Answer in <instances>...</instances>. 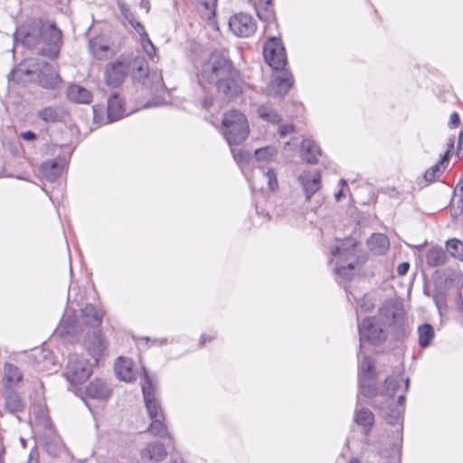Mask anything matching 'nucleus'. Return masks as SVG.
Here are the masks:
<instances>
[{
	"label": "nucleus",
	"instance_id": "f257e3e1",
	"mask_svg": "<svg viewBox=\"0 0 463 463\" xmlns=\"http://www.w3.org/2000/svg\"><path fill=\"white\" fill-rule=\"evenodd\" d=\"M201 83L213 85L218 92L227 98L238 96L241 92L240 73L232 61L221 52H212L204 60L199 69L198 74Z\"/></svg>",
	"mask_w": 463,
	"mask_h": 463
},
{
	"label": "nucleus",
	"instance_id": "f03ea898",
	"mask_svg": "<svg viewBox=\"0 0 463 463\" xmlns=\"http://www.w3.org/2000/svg\"><path fill=\"white\" fill-rule=\"evenodd\" d=\"M14 39L27 48H35L43 56L55 59L60 52L61 32L54 24L32 20L17 28Z\"/></svg>",
	"mask_w": 463,
	"mask_h": 463
},
{
	"label": "nucleus",
	"instance_id": "7ed1b4c3",
	"mask_svg": "<svg viewBox=\"0 0 463 463\" xmlns=\"http://www.w3.org/2000/svg\"><path fill=\"white\" fill-rule=\"evenodd\" d=\"M402 321V310L392 307H384L380 310L378 316L364 318L358 326L360 352L362 351V344L365 340L373 345H378L386 339L387 324L401 326Z\"/></svg>",
	"mask_w": 463,
	"mask_h": 463
},
{
	"label": "nucleus",
	"instance_id": "20e7f679",
	"mask_svg": "<svg viewBox=\"0 0 463 463\" xmlns=\"http://www.w3.org/2000/svg\"><path fill=\"white\" fill-rule=\"evenodd\" d=\"M17 71L28 76L35 75L39 85L45 89L55 90L61 84L60 75L46 61L33 58L27 59L20 64Z\"/></svg>",
	"mask_w": 463,
	"mask_h": 463
},
{
	"label": "nucleus",
	"instance_id": "39448f33",
	"mask_svg": "<svg viewBox=\"0 0 463 463\" xmlns=\"http://www.w3.org/2000/svg\"><path fill=\"white\" fill-rule=\"evenodd\" d=\"M331 254L337 258L335 262V272L345 278L351 275L357 260L356 241L353 238H346L331 248Z\"/></svg>",
	"mask_w": 463,
	"mask_h": 463
},
{
	"label": "nucleus",
	"instance_id": "423d86ee",
	"mask_svg": "<svg viewBox=\"0 0 463 463\" xmlns=\"http://www.w3.org/2000/svg\"><path fill=\"white\" fill-rule=\"evenodd\" d=\"M223 135L230 146L245 140L249 133L246 117L237 109L226 112L222 118Z\"/></svg>",
	"mask_w": 463,
	"mask_h": 463
},
{
	"label": "nucleus",
	"instance_id": "0eeeda50",
	"mask_svg": "<svg viewBox=\"0 0 463 463\" xmlns=\"http://www.w3.org/2000/svg\"><path fill=\"white\" fill-rule=\"evenodd\" d=\"M93 364H95L81 355L71 354L63 375L71 384H80L90 376Z\"/></svg>",
	"mask_w": 463,
	"mask_h": 463
},
{
	"label": "nucleus",
	"instance_id": "6e6552de",
	"mask_svg": "<svg viewBox=\"0 0 463 463\" xmlns=\"http://www.w3.org/2000/svg\"><path fill=\"white\" fill-rule=\"evenodd\" d=\"M131 58L121 55L109 62L104 71L105 83L110 88L120 86L130 72Z\"/></svg>",
	"mask_w": 463,
	"mask_h": 463
},
{
	"label": "nucleus",
	"instance_id": "1a4fd4ad",
	"mask_svg": "<svg viewBox=\"0 0 463 463\" xmlns=\"http://www.w3.org/2000/svg\"><path fill=\"white\" fill-rule=\"evenodd\" d=\"M157 383L143 369L142 392L149 418L165 416L160 402L156 398Z\"/></svg>",
	"mask_w": 463,
	"mask_h": 463
},
{
	"label": "nucleus",
	"instance_id": "9d476101",
	"mask_svg": "<svg viewBox=\"0 0 463 463\" xmlns=\"http://www.w3.org/2000/svg\"><path fill=\"white\" fill-rule=\"evenodd\" d=\"M263 56L266 62L274 70L284 69L287 64L285 48L279 39L269 37L263 46Z\"/></svg>",
	"mask_w": 463,
	"mask_h": 463
},
{
	"label": "nucleus",
	"instance_id": "9b49d317",
	"mask_svg": "<svg viewBox=\"0 0 463 463\" xmlns=\"http://www.w3.org/2000/svg\"><path fill=\"white\" fill-rule=\"evenodd\" d=\"M249 183L254 190L274 192L279 187L276 171L263 165L258 167L251 178H249Z\"/></svg>",
	"mask_w": 463,
	"mask_h": 463
},
{
	"label": "nucleus",
	"instance_id": "f8f14e48",
	"mask_svg": "<svg viewBox=\"0 0 463 463\" xmlns=\"http://www.w3.org/2000/svg\"><path fill=\"white\" fill-rule=\"evenodd\" d=\"M293 85L292 74L284 69L275 71L272 79L267 86V93L269 96L283 97Z\"/></svg>",
	"mask_w": 463,
	"mask_h": 463
},
{
	"label": "nucleus",
	"instance_id": "ddd939ff",
	"mask_svg": "<svg viewBox=\"0 0 463 463\" xmlns=\"http://www.w3.org/2000/svg\"><path fill=\"white\" fill-rule=\"evenodd\" d=\"M229 27L235 35L249 37L255 33L257 24L251 15L240 13L230 18Z\"/></svg>",
	"mask_w": 463,
	"mask_h": 463
},
{
	"label": "nucleus",
	"instance_id": "4468645a",
	"mask_svg": "<svg viewBox=\"0 0 463 463\" xmlns=\"http://www.w3.org/2000/svg\"><path fill=\"white\" fill-rule=\"evenodd\" d=\"M306 199L310 200L312 195L321 187V175L318 171H305L298 176Z\"/></svg>",
	"mask_w": 463,
	"mask_h": 463
},
{
	"label": "nucleus",
	"instance_id": "2eb2a0df",
	"mask_svg": "<svg viewBox=\"0 0 463 463\" xmlns=\"http://www.w3.org/2000/svg\"><path fill=\"white\" fill-rule=\"evenodd\" d=\"M453 144L449 145V149L441 156L440 159L432 166L428 168L424 173V179L428 183H433L438 180L446 170L450 157Z\"/></svg>",
	"mask_w": 463,
	"mask_h": 463
},
{
	"label": "nucleus",
	"instance_id": "dca6fc26",
	"mask_svg": "<svg viewBox=\"0 0 463 463\" xmlns=\"http://www.w3.org/2000/svg\"><path fill=\"white\" fill-rule=\"evenodd\" d=\"M106 346L105 340L100 333L94 332L92 335L89 337L87 350L91 356L92 363L98 364L99 357L106 349Z\"/></svg>",
	"mask_w": 463,
	"mask_h": 463
},
{
	"label": "nucleus",
	"instance_id": "f3484780",
	"mask_svg": "<svg viewBox=\"0 0 463 463\" xmlns=\"http://www.w3.org/2000/svg\"><path fill=\"white\" fill-rule=\"evenodd\" d=\"M130 71L135 80L146 84L150 71L147 61L144 57L137 56L131 59Z\"/></svg>",
	"mask_w": 463,
	"mask_h": 463
},
{
	"label": "nucleus",
	"instance_id": "a211bd4d",
	"mask_svg": "<svg viewBox=\"0 0 463 463\" xmlns=\"http://www.w3.org/2000/svg\"><path fill=\"white\" fill-rule=\"evenodd\" d=\"M134 363L131 359L118 357L115 364V371L118 377L125 382L131 383L136 380V372L133 369Z\"/></svg>",
	"mask_w": 463,
	"mask_h": 463
},
{
	"label": "nucleus",
	"instance_id": "6ab92c4d",
	"mask_svg": "<svg viewBox=\"0 0 463 463\" xmlns=\"http://www.w3.org/2000/svg\"><path fill=\"white\" fill-rule=\"evenodd\" d=\"M108 122H113L120 119L125 115V109L123 107V100L118 93L112 94L108 99Z\"/></svg>",
	"mask_w": 463,
	"mask_h": 463
},
{
	"label": "nucleus",
	"instance_id": "aec40b11",
	"mask_svg": "<svg viewBox=\"0 0 463 463\" xmlns=\"http://www.w3.org/2000/svg\"><path fill=\"white\" fill-rule=\"evenodd\" d=\"M88 396L95 399L105 400L111 393L110 387L101 379H95L86 388Z\"/></svg>",
	"mask_w": 463,
	"mask_h": 463
},
{
	"label": "nucleus",
	"instance_id": "412c9836",
	"mask_svg": "<svg viewBox=\"0 0 463 463\" xmlns=\"http://www.w3.org/2000/svg\"><path fill=\"white\" fill-rule=\"evenodd\" d=\"M89 50L97 60H106L112 54L110 47L101 37H94L89 43Z\"/></svg>",
	"mask_w": 463,
	"mask_h": 463
},
{
	"label": "nucleus",
	"instance_id": "4be33fe9",
	"mask_svg": "<svg viewBox=\"0 0 463 463\" xmlns=\"http://www.w3.org/2000/svg\"><path fill=\"white\" fill-rule=\"evenodd\" d=\"M5 405L6 410L12 413H19L25 408V403L20 395L12 389H6L4 392Z\"/></svg>",
	"mask_w": 463,
	"mask_h": 463
},
{
	"label": "nucleus",
	"instance_id": "5701e85b",
	"mask_svg": "<svg viewBox=\"0 0 463 463\" xmlns=\"http://www.w3.org/2000/svg\"><path fill=\"white\" fill-rule=\"evenodd\" d=\"M166 456V450L163 444L159 442H151L147 444L141 451V457L151 461H162Z\"/></svg>",
	"mask_w": 463,
	"mask_h": 463
},
{
	"label": "nucleus",
	"instance_id": "b1692460",
	"mask_svg": "<svg viewBox=\"0 0 463 463\" xmlns=\"http://www.w3.org/2000/svg\"><path fill=\"white\" fill-rule=\"evenodd\" d=\"M22 379L23 373L16 365L9 363L5 364L3 382L5 389H13Z\"/></svg>",
	"mask_w": 463,
	"mask_h": 463
},
{
	"label": "nucleus",
	"instance_id": "393cba45",
	"mask_svg": "<svg viewBox=\"0 0 463 463\" xmlns=\"http://www.w3.org/2000/svg\"><path fill=\"white\" fill-rule=\"evenodd\" d=\"M203 19L212 21L215 16L217 0H190Z\"/></svg>",
	"mask_w": 463,
	"mask_h": 463
},
{
	"label": "nucleus",
	"instance_id": "a878e982",
	"mask_svg": "<svg viewBox=\"0 0 463 463\" xmlns=\"http://www.w3.org/2000/svg\"><path fill=\"white\" fill-rule=\"evenodd\" d=\"M67 97L75 103H90L91 100V93L86 88L72 84L67 90Z\"/></svg>",
	"mask_w": 463,
	"mask_h": 463
},
{
	"label": "nucleus",
	"instance_id": "bb28decb",
	"mask_svg": "<svg viewBox=\"0 0 463 463\" xmlns=\"http://www.w3.org/2000/svg\"><path fill=\"white\" fill-rule=\"evenodd\" d=\"M367 245L371 251L381 255L387 251L390 246L389 239L382 233L373 234L367 241Z\"/></svg>",
	"mask_w": 463,
	"mask_h": 463
},
{
	"label": "nucleus",
	"instance_id": "cd10ccee",
	"mask_svg": "<svg viewBox=\"0 0 463 463\" xmlns=\"http://www.w3.org/2000/svg\"><path fill=\"white\" fill-rule=\"evenodd\" d=\"M258 17L269 24H272L275 20V13L271 4V0H262V2H256L253 5Z\"/></svg>",
	"mask_w": 463,
	"mask_h": 463
},
{
	"label": "nucleus",
	"instance_id": "c85d7f7f",
	"mask_svg": "<svg viewBox=\"0 0 463 463\" xmlns=\"http://www.w3.org/2000/svg\"><path fill=\"white\" fill-rule=\"evenodd\" d=\"M103 314L97 310L93 305H87L81 309L83 322L91 327L99 326L102 321Z\"/></svg>",
	"mask_w": 463,
	"mask_h": 463
},
{
	"label": "nucleus",
	"instance_id": "c756f323",
	"mask_svg": "<svg viewBox=\"0 0 463 463\" xmlns=\"http://www.w3.org/2000/svg\"><path fill=\"white\" fill-rule=\"evenodd\" d=\"M301 152L303 159L308 164L317 163V156L320 155V149L311 139H304L301 144Z\"/></svg>",
	"mask_w": 463,
	"mask_h": 463
},
{
	"label": "nucleus",
	"instance_id": "7c9ffc66",
	"mask_svg": "<svg viewBox=\"0 0 463 463\" xmlns=\"http://www.w3.org/2000/svg\"><path fill=\"white\" fill-rule=\"evenodd\" d=\"M373 420L374 416L369 409L362 408L355 411L354 421L357 425L364 428L365 434L370 431Z\"/></svg>",
	"mask_w": 463,
	"mask_h": 463
},
{
	"label": "nucleus",
	"instance_id": "2f4dec72",
	"mask_svg": "<svg viewBox=\"0 0 463 463\" xmlns=\"http://www.w3.org/2000/svg\"><path fill=\"white\" fill-rule=\"evenodd\" d=\"M59 334L61 336L74 335L77 333V319L73 315H66L58 327Z\"/></svg>",
	"mask_w": 463,
	"mask_h": 463
},
{
	"label": "nucleus",
	"instance_id": "473e14b6",
	"mask_svg": "<svg viewBox=\"0 0 463 463\" xmlns=\"http://www.w3.org/2000/svg\"><path fill=\"white\" fill-rule=\"evenodd\" d=\"M41 172L46 179L54 181L61 173V165L57 161L49 160L42 165Z\"/></svg>",
	"mask_w": 463,
	"mask_h": 463
},
{
	"label": "nucleus",
	"instance_id": "72a5a7b5",
	"mask_svg": "<svg viewBox=\"0 0 463 463\" xmlns=\"http://www.w3.org/2000/svg\"><path fill=\"white\" fill-rule=\"evenodd\" d=\"M148 430H149L150 433L156 437L170 438V434L167 431V427L165 422V416L151 418V423L149 425Z\"/></svg>",
	"mask_w": 463,
	"mask_h": 463
},
{
	"label": "nucleus",
	"instance_id": "f704fd0d",
	"mask_svg": "<svg viewBox=\"0 0 463 463\" xmlns=\"http://www.w3.org/2000/svg\"><path fill=\"white\" fill-rule=\"evenodd\" d=\"M426 261L431 267L440 266L446 261V253L441 248L433 247L428 251Z\"/></svg>",
	"mask_w": 463,
	"mask_h": 463
},
{
	"label": "nucleus",
	"instance_id": "c9c22d12",
	"mask_svg": "<svg viewBox=\"0 0 463 463\" xmlns=\"http://www.w3.org/2000/svg\"><path fill=\"white\" fill-rule=\"evenodd\" d=\"M419 344L421 347H427L434 338V329L430 324H423L418 327Z\"/></svg>",
	"mask_w": 463,
	"mask_h": 463
},
{
	"label": "nucleus",
	"instance_id": "e433bc0d",
	"mask_svg": "<svg viewBox=\"0 0 463 463\" xmlns=\"http://www.w3.org/2000/svg\"><path fill=\"white\" fill-rule=\"evenodd\" d=\"M277 156V149L274 146H265L255 151L256 160L262 164L270 163Z\"/></svg>",
	"mask_w": 463,
	"mask_h": 463
},
{
	"label": "nucleus",
	"instance_id": "4c0bfd02",
	"mask_svg": "<svg viewBox=\"0 0 463 463\" xmlns=\"http://www.w3.org/2000/svg\"><path fill=\"white\" fill-rule=\"evenodd\" d=\"M258 113L260 118L268 122L279 123L281 121V117L269 104L261 105Z\"/></svg>",
	"mask_w": 463,
	"mask_h": 463
},
{
	"label": "nucleus",
	"instance_id": "58836bf2",
	"mask_svg": "<svg viewBox=\"0 0 463 463\" xmlns=\"http://www.w3.org/2000/svg\"><path fill=\"white\" fill-rule=\"evenodd\" d=\"M144 85L155 91L163 90L165 85L161 71H150L148 74V80H146V84Z\"/></svg>",
	"mask_w": 463,
	"mask_h": 463
},
{
	"label": "nucleus",
	"instance_id": "ea45409f",
	"mask_svg": "<svg viewBox=\"0 0 463 463\" xmlns=\"http://www.w3.org/2000/svg\"><path fill=\"white\" fill-rule=\"evenodd\" d=\"M447 251L454 258L463 260V241L450 239L446 243Z\"/></svg>",
	"mask_w": 463,
	"mask_h": 463
},
{
	"label": "nucleus",
	"instance_id": "a19ab883",
	"mask_svg": "<svg viewBox=\"0 0 463 463\" xmlns=\"http://www.w3.org/2000/svg\"><path fill=\"white\" fill-rule=\"evenodd\" d=\"M360 393L370 397L376 393V386L373 382V377L370 380L368 378H359Z\"/></svg>",
	"mask_w": 463,
	"mask_h": 463
},
{
	"label": "nucleus",
	"instance_id": "79ce46f5",
	"mask_svg": "<svg viewBox=\"0 0 463 463\" xmlns=\"http://www.w3.org/2000/svg\"><path fill=\"white\" fill-rule=\"evenodd\" d=\"M360 373L359 378H368L370 380L373 377V362L368 356H364L359 366Z\"/></svg>",
	"mask_w": 463,
	"mask_h": 463
},
{
	"label": "nucleus",
	"instance_id": "37998d69",
	"mask_svg": "<svg viewBox=\"0 0 463 463\" xmlns=\"http://www.w3.org/2000/svg\"><path fill=\"white\" fill-rule=\"evenodd\" d=\"M38 115L45 122H54L59 118V109L54 107H47L40 110Z\"/></svg>",
	"mask_w": 463,
	"mask_h": 463
},
{
	"label": "nucleus",
	"instance_id": "c03bdc74",
	"mask_svg": "<svg viewBox=\"0 0 463 463\" xmlns=\"http://www.w3.org/2000/svg\"><path fill=\"white\" fill-rule=\"evenodd\" d=\"M136 25L137 27V33L140 35L142 48L145 49V47H148L149 45L153 44L147 33L146 32L144 25L142 24H137Z\"/></svg>",
	"mask_w": 463,
	"mask_h": 463
},
{
	"label": "nucleus",
	"instance_id": "a18cd8bd",
	"mask_svg": "<svg viewBox=\"0 0 463 463\" xmlns=\"http://www.w3.org/2000/svg\"><path fill=\"white\" fill-rule=\"evenodd\" d=\"M400 386V382L395 377H389L385 380V390L388 395L393 396Z\"/></svg>",
	"mask_w": 463,
	"mask_h": 463
},
{
	"label": "nucleus",
	"instance_id": "49530a36",
	"mask_svg": "<svg viewBox=\"0 0 463 463\" xmlns=\"http://www.w3.org/2000/svg\"><path fill=\"white\" fill-rule=\"evenodd\" d=\"M232 153L233 155L234 160L241 165L244 163H247L250 158V155L242 149H232Z\"/></svg>",
	"mask_w": 463,
	"mask_h": 463
},
{
	"label": "nucleus",
	"instance_id": "de8ad7c7",
	"mask_svg": "<svg viewBox=\"0 0 463 463\" xmlns=\"http://www.w3.org/2000/svg\"><path fill=\"white\" fill-rule=\"evenodd\" d=\"M390 411H383V414L387 421L390 423H394L397 421L401 416V411L399 409H390Z\"/></svg>",
	"mask_w": 463,
	"mask_h": 463
},
{
	"label": "nucleus",
	"instance_id": "09e8293b",
	"mask_svg": "<svg viewBox=\"0 0 463 463\" xmlns=\"http://www.w3.org/2000/svg\"><path fill=\"white\" fill-rule=\"evenodd\" d=\"M118 7L123 16L128 15L131 11L123 0H117Z\"/></svg>",
	"mask_w": 463,
	"mask_h": 463
},
{
	"label": "nucleus",
	"instance_id": "8fccbe9b",
	"mask_svg": "<svg viewBox=\"0 0 463 463\" xmlns=\"http://www.w3.org/2000/svg\"><path fill=\"white\" fill-rule=\"evenodd\" d=\"M410 268L409 262H402L397 267V273L399 276H404L407 274Z\"/></svg>",
	"mask_w": 463,
	"mask_h": 463
},
{
	"label": "nucleus",
	"instance_id": "3c124183",
	"mask_svg": "<svg viewBox=\"0 0 463 463\" xmlns=\"http://www.w3.org/2000/svg\"><path fill=\"white\" fill-rule=\"evenodd\" d=\"M294 127L292 125H282L279 127V133L280 137H285L290 132H293Z\"/></svg>",
	"mask_w": 463,
	"mask_h": 463
},
{
	"label": "nucleus",
	"instance_id": "603ef678",
	"mask_svg": "<svg viewBox=\"0 0 463 463\" xmlns=\"http://www.w3.org/2000/svg\"><path fill=\"white\" fill-rule=\"evenodd\" d=\"M459 124V117H458V114L457 112H454L450 115V118H449V127L452 128H456L458 127Z\"/></svg>",
	"mask_w": 463,
	"mask_h": 463
},
{
	"label": "nucleus",
	"instance_id": "864d4df0",
	"mask_svg": "<svg viewBox=\"0 0 463 463\" xmlns=\"http://www.w3.org/2000/svg\"><path fill=\"white\" fill-rule=\"evenodd\" d=\"M143 50L150 59H154L156 56V49L154 44L145 47Z\"/></svg>",
	"mask_w": 463,
	"mask_h": 463
},
{
	"label": "nucleus",
	"instance_id": "5fc2aeb1",
	"mask_svg": "<svg viewBox=\"0 0 463 463\" xmlns=\"http://www.w3.org/2000/svg\"><path fill=\"white\" fill-rule=\"evenodd\" d=\"M124 18L132 25V27L137 31V24H141L139 21H137L136 18H135V15L133 14V13L131 12L127 16H124Z\"/></svg>",
	"mask_w": 463,
	"mask_h": 463
},
{
	"label": "nucleus",
	"instance_id": "6e6d98bb",
	"mask_svg": "<svg viewBox=\"0 0 463 463\" xmlns=\"http://www.w3.org/2000/svg\"><path fill=\"white\" fill-rule=\"evenodd\" d=\"M21 137L25 139V140H33L35 138V134L32 131H26V132H23L21 134Z\"/></svg>",
	"mask_w": 463,
	"mask_h": 463
},
{
	"label": "nucleus",
	"instance_id": "4d7b16f0",
	"mask_svg": "<svg viewBox=\"0 0 463 463\" xmlns=\"http://www.w3.org/2000/svg\"><path fill=\"white\" fill-rule=\"evenodd\" d=\"M140 6L145 8L146 13L149 12V1L148 0H141Z\"/></svg>",
	"mask_w": 463,
	"mask_h": 463
},
{
	"label": "nucleus",
	"instance_id": "13d9d810",
	"mask_svg": "<svg viewBox=\"0 0 463 463\" xmlns=\"http://www.w3.org/2000/svg\"><path fill=\"white\" fill-rule=\"evenodd\" d=\"M207 338H208V340H212V339H213V338H214V336H209V337H208L206 335H203L201 336V339H200V344H201V345H204V344H205V342H206Z\"/></svg>",
	"mask_w": 463,
	"mask_h": 463
},
{
	"label": "nucleus",
	"instance_id": "bf43d9fd",
	"mask_svg": "<svg viewBox=\"0 0 463 463\" xmlns=\"http://www.w3.org/2000/svg\"><path fill=\"white\" fill-rule=\"evenodd\" d=\"M99 108L98 106H93V113H94V119L97 120L98 115L99 112Z\"/></svg>",
	"mask_w": 463,
	"mask_h": 463
},
{
	"label": "nucleus",
	"instance_id": "052dcab7",
	"mask_svg": "<svg viewBox=\"0 0 463 463\" xmlns=\"http://www.w3.org/2000/svg\"><path fill=\"white\" fill-rule=\"evenodd\" d=\"M154 343L159 345H165L166 343L165 339H155Z\"/></svg>",
	"mask_w": 463,
	"mask_h": 463
},
{
	"label": "nucleus",
	"instance_id": "680f3d73",
	"mask_svg": "<svg viewBox=\"0 0 463 463\" xmlns=\"http://www.w3.org/2000/svg\"><path fill=\"white\" fill-rule=\"evenodd\" d=\"M404 401H405V396L404 395H400L399 398H398L399 405H401V406L403 405Z\"/></svg>",
	"mask_w": 463,
	"mask_h": 463
},
{
	"label": "nucleus",
	"instance_id": "e2e57ef3",
	"mask_svg": "<svg viewBox=\"0 0 463 463\" xmlns=\"http://www.w3.org/2000/svg\"><path fill=\"white\" fill-rule=\"evenodd\" d=\"M342 195H343V192L342 191H339L338 193H336L335 194V200L339 201L341 199Z\"/></svg>",
	"mask_w": 463,
	"mask_h": 463
},
{
	"label": "nucleus",
	"instance_id": "0e129e2a",
	"mask_svg": "<svg viewBox=\"0 0 463 463\" xmlns=\"http://www.w3.org/2000/svg\"><path fill=\"white\" fill-rule=\"evenodd\" d=\"M156 103L147 102L145 107L149 108V107L156 106Z\"/></svg>",
	"mask_w": 463,
	"mask_h": 463
},
{
	"label": "nucleus",
	"instance_id": "69168bd1",
	"mask_svg": "<svg viewBox=\"0 0 463 463\" xmlns=\"http://www.w3.org/2000/svg\"><path fill=\"white\" fill-rule=\"evenodd\" d=\"M349 463H360L359 460L357 458H352Z\"/></svg>",
	"mask_w": 463,
	"mask_h": 463
},
{
	"label": "nucleus",
	"instance_id": "338daca9",
	"mask_svg": "<svg viewBox=\"0 0 463 463\" xmlns=\"http://www.w3.org/2000/svg\"><path fill=\"white\" fill-rule=\"evenodd\" d=\"M409 383H410L409 379L406 378L405 379V388H406V390H408V388H409Z\"/></svg>",
	"mask_w": 463,
	"mask_h": 463
},
{
	"label": "nucleus",
	"instance_id": "774afa93",
	"mask_svg": "<svg viewBox=\"0 0 463 463\" xmlns=\"http://www.w3.org/2000/svg\"><path fill=\"white\" fill-rule=\"evenodd\" d=\"M172 463H182V461L177 458H175L172 460Z\"/></svg>",
	"mask_w": 463,
	"mask_h": 463
}]
</instances>
